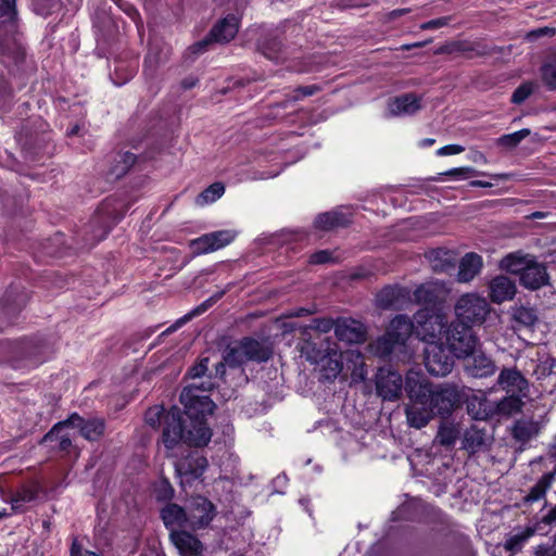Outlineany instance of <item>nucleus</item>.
Wrapping results in <instances>:
<instances>
[{"label": "nucleus", "mask_w": 556, "mask_h": 556, "mask_svg": "<svg viewBox=\"0 0 556 556\" xmlns=\"http://www.w3.org/2000/svg\"><path fill=\"white\" fill-rule=\"evenodd\" d=\"M326 343L327 348L323 349L318 348L317 343L315 342L306 341L301 349L302 356H304L312 364H319L320 362L325 361L327 353H331L333 350L330 346L331 342L329 339L326 340Z\"/></svg>", "instance_id": "33"}, {"label": "nucleus", "mask_w": 556, "mask_h": 556, "mask_svg": "<svg viewBox=\"0 0 556 556\" xmlns=\"http://www.w3.org/2000/svg\"><path fill=\"white\" fill-rule=\"evenodd\" d=\"M70 556H103V555L91 552V551H86L84 553L83 546L78 543L77 540H74L71 545V548H70Z\"/></svg>", "instance_id": "60"}, {"label": "nucleus", "mask_w": 556, "mask_h": 556, "mask_svg": "<svg viewBox=\"0 0 556 556\" xmlns=\"http://www.w3.org/2000/svg\"><path fill=\"white\" fill-rule=\"evenodd\" d=\"M27 294L18 292L16 289H10L5 292L0 302V313L4 315H15L27 303Z\"/></svg>", "instance_id": "25"}, {"label": "nucleus", "mask_w": 556, "mask_h": 556, "mask_svg": "<svg viewBox=\"0 0 556 556\" xmlns=\"http://www.w3.org/2000/svg\"><path fill=\"white\" fill-rule=\"evenodd\" d=\"M348 370H351V382H365L367 369L364 356L359 352L349 351L344 354Z\"/></svg>", "instance_id": "27"}, {"label": "nucleus", "mask_w": 556, "mask_h": 556, "mask_svg": "<svg viewBox=\"0 0 556 556\" xmlns=\"http://www.w3.org/2000/svg\"><path fill=\"white\" fill-rule=\"evenodd\" d=\"M523 402L519 396L510 395L505 397L496 405V414L504 417H510L518 414L523 406Z\"/></svg>", "instance_id": "39"}, {"label": "nucleus", "mask_w": 556, "mask_h": 556, "mask_svg": "<svg viewBox=\"0 0 556 556\" xmlns=\"http://www.w3.org/2000/svg\"><path fill=\"white\" fill-rule=\"evenodd\" d=\"M445 348L455 357H466L473 353L477 338L472 329L465 323L455 321L446 327L443 334Z\"/></svg>", "instance_id": "6"}, {"label": "nucleus", "mask_w": 556, "mask_h": 556, "mask_svg": "<svg viewBox=\"0 0 556 556\" xmlns=\"http://www.w3.org/2000/svg\"><path fill=\"white\" fill-rule=\"evenodd\" d=\"M451 21H452L451 16H442V17L434 18V20H431V21H428V22L421 24L420 28L424 30L437 29V28L447 26Z\"/></svg>", "instance_id": "57"}, {"label": "nucleus", "mask_w": 556, "mask_h": 556, "mask_svg": "<svg viewBox=\"0 0 556 556\" xmlns=\"http://www.w3.org/2000/svg\"><path fill=\"white\" fill-rule=\"evenodd\" d=\"M236 238V232L232 230H218L205 233L190 242V247L194 254L202 255L217 251L229 243Z\"/></svg>", "instance_id": "10"}, {"label": "nucleus", "mask_w": 556, "mask_h": 556, "mask_svg": "<svg viewBox=\"0 0 556 556\" xmlns=\"http://www.w3.org/2000/svg\"><path fill=\"white\" fill-rule=\"evenodd\" d=\"M65 428H70L66 419L56 422L41 440L42 444H46L52 452L59 453L61 457L70 455L73 450L72 438L64 432Z\"/></svg>", "instance_id": "13"}, {"label": "nucleus", "mask_w": 556, "mask_h": 556, "mask_svg": "<svg viewBox=\"0 0 556 556\" xmlns=\"http://www.w3.org/2000/svg\"><path fill=\"white\" fill-rule=\"evenodd\" d=\"M534 533V530L531 529V528H528L526 529L523 532H521L520 534H516L514 535L509 542H508V545L510 548H515L519 545H521L522 543H525L530 536H532Z\"/></svg>", "instance_id": "58"}, {"label": "nucleus", "mask_w": 556, "mask_h": 556, "mask_svg": "<svg viewBox=\"0 0 556 556\" xmlns=\"http://www.w3.org/2000/svg\"><path fill=\"white\" fill-rule=\"evenodd\" d=\"M538 432L536 425L533 421L518 420L513 429L514 437L518 441H528Z\"/></svg>", "instance_id": "43"}, {"label": "nucleus", "mask_w": 556, "mask_h": 556, "mask_svg": "<svg viewBox=\"0 0 556 556\" xmlns=\"http://www.w3.org/2000/svg\"><path fill=\"white\" fill-rule=\"evenodd\" d=\"M392 521H410L418 523H442L444 521L443 511L420 500L407 501L401 504L391 517Z\"/></svg>", "instance_id": "5"}, {"label": "nucleus", "mask_w": 556, "mask_h": 556, "mask_svg": "<svg viewBox=\"0 0 556 556\" xmlns=\"http://www.w3.org/2000/svg\"><path fill=\"white\" fill-rule=\"evenodd\" d=\"M212 43H216L214 38H211V31L201 40L189 47V51L195 55L201 54L208 50Z\"/></svg>", "instance_id": "53"}, {"label": "nucleus", "mask_w": 556, "mask_h": 556, "mask_svg": "<svg viewBox=\"0 0 556 556\" xmlns=\"http://www.w3.org/2000/svg\"><path fill=\"white\" fill-rule=\"evenodd\" d=\"M309 327L321 333H327L332 328L334 329L336 320H333L332 318H315L312 320V325Z\"/></svg>", "instance_id": "52"}, {"label": "nucleus", "mask_w": 556, "mask_h": 556, "mask_svg": "<svg viewBox=\"0 0 556 556\" xmlns=\"http://www.w3.org/2000/svg\"><path fill=\"white\" fill-rule=\"evenodd\" d=\"M215 515L216 507L208 498L204 496L197 497L189 513L190 529L195 531L206 528Z\"/></svg>", "instance_id": "16"}, {"label": "nucleus", "mask_w": 556, "mask_h": 556, "mask_svg": "<svg viewBox=\"0 0 556 556\" xmlns=\"http://www.w3.org/2000/svg\"><path fill=\"white\" fill-rule=\"evenodd\" d=\"M421 98L415 93H405L389 102V112L393 116L413 115L421 109Z\"/></svg>", "instance_id": "22"}, {"label": "nucleus", "mask_w": 556, "mask_h": 556, "mask_svg": "<svg viewBox=\"0 0 556 556\" xmlns=\"http://www.w3.org/2000/svg\"><path fill=\"white\" fill-rule=\"evenodd\" d=\"M258 50L269 60L279 61L282 55V43L273 35L264 37L258 42Z\"/></svg>", "instance_id": "35"}, {"label": "nucleus", "mask_w": 556, "mask_h": 556, "mask_svg": "<svg viewBox=\"0 0 556 556\" xmlns=\"http://www.w3.org/2000/svg\"><path fill=\"white\" fill-rule=\"evenodd\" d=\"M35 11L40 15H48L59 5V0H33Z\"/></svg>", "instance_id": "50"}, {"label": "nucleus", "mask_w": 556, "mask_h": 556, "mask_svg": "<svg viewBox=\"0 0 556 556\" xmlns=\"http://www.w3.org/2000/svg\"><path fill=\"white\" fill-rule=\"evenodd\" d=\"M414 302L417 304L430 305L437 301V292L430 286L421 285L413 293Z\"/></svg>", "instance_id": "45"}, {"label": "nucleus", "mask_w": 556, "mask_h": 556, "mask_svg": "<svg viewBox=\"0 0 556 556\" xmlns=\"http://www.w3.org/2000/svg\"><path fill=\"white\" fill-rule=\"evenodd\" d=\"M541 76L549 90H556V60L545 62L541 66Z\"/></svg>", "instance_id": "46"}, {"label": "nucleus", "mask_w": 556, "mask_h": 556, "mask_svg": "<svg viewBox=\"0 0 556 556\" xmlns=\"http://www.w3.org/2000/svg\"><path fill=\"white\" fill-rule=\"evenodd\" d=\"M530 135V129L523 128L513 134L504 135L496 140V144L506 150L516 148L525 138Z\"/></svg>", "instance_id": "42"}, {"label": "nucleus", "mask_w": 556, "mask_h": 556, "mask_svg": "<svg viewBox=\"0 0 556 556\" xmlns=\"http://www.w3.org/2000/svg\"><path fill=\"white\" fill-rule=\"evenodd\" d=\"M298 392L303 396L312 393L318 406H321L336 394V390L331 388V384H301Z\"/></svg>", "instance_id": "28"}, {"label": "nucleus", "mask_w": 556, "mask_h": 556, "mask_svg": "<svg viewBox=\"0 0 556 556\" xmlns=\"http://www.w3.org/2000/svg\"><path fill=\"white\" fill-rule=\"evenodd\" d=\"M22 353V361L28 363V366L35 367L42 363L46 358L42 357L43 346L35 345L31 342L23 343L20 348Z\"/></svg>", "instance_id": "38"}, {"label": "nucleus", "mask_w": 556, "mask_h": 556, "mask_svg": "<svg viewBox=\"0 0 556 556\" xmlns=\"http://www.w3.org/2000/svg\"><path fill=\"white\" fill-rule=\"evenodd\" d=\"M555 479V472L543 475L540 480L531 488L529 494L525 497L526 502H535L542 498L552 485Z\"/></svg>", "instance_id": "37"}, {"label": "nucleus", "mask_w": 556, "mask_h": 556, "mask_svg": "<svg viewBox=\"0 0 556 556\" xmlns=\"http://www.w3.org/2000/svg\"><path fill=\"white\" fill-rule=\"evenodd\" d=\"M224 291L217 292L216 294L201 303L199 306H197L194 309H192L190 313H188V315H191L192 318L204 313L208 307L216 303L224 295Z\"/></svg>", "instance_id": "54"}, {"label": "nucleus", "mask_w": 556, "mask_h": 556, "mask_svg": "<svg viewBox=\"0 0 556 556\" xmlns=\"http://www.w3.org/2000/svg\"><path fill=\"white\" fill-rule=\"evenodd\" d=\"M193 387L201 391H212L219 384H188L180 393L184 410L174 405L168 410L164 406H153L146 412L144 419L149 426L157 428L163 424L161 441L168 451L180 443L204 447L212 439L213 431L207 417L213 414L216 405L208 396L194 394Z\"/></svg>", "instance_id": "1"}, {"label": "nucleus", "mask_w": 556, "mask_h": 556, "mask_svg": "<svg viewBox=\"0 0 556 556\" xmlns=\"http://www.w3.org/2000/svg\"><path fill=\"white\" fill-rule=\"evenodd\" d=\"M225 192V186L222 182H214L204 189L197 198V204L204 205L219 199Z\"/></svg>", "instance_id": "41"}, {"label": "nucleus", "mask_w": 556, "mask_h": 556, "mask_svg": "<svg viewBox=\"0 0 556 556\" xmlns=\"http://www.w3.org/2000/svg\"><path fill=\"white\" fill-rule=\"evenodd\" d=\"M410 302V291L397 285L386 286L376 295V305L381 309H404Z\"/></svg>", "instance_id": "11"}, {"label": "nucleus", "mask_w": 556, "mask_h": 556, "mask_svg": "<svg viewBox=\"0 0 556 556\" xmlns=\"http://www.w3.org/2000/svg\"><path fill=\"white\" fill-rule=\"evenodd\" d=\"M208 468V460L199 451H191L175 463V470L181 482L191 485L203 478Z\"/></svg>", "instance_id": "7"}, {"label": "nucleus", "mask_w": 556, "mask_h": 556, "mask_svg": "<svg viewBox=\"0 0 556 556\" xmlns=\"http://www.w3.org/2000/svg\"><path fill=\"white\" fill-rule=\"evenodd\" d=\"M522 287L529 290H539L549 283V276L544 264L532 256L519 276Z\"/></svg>", "instance_id": "15"}, {"label": "nucleus", "mask_w": 556, "mask_h": 556, "mask_svg": "<svg viewBox=\"0 0 556 556\" xmlns=\"http://www.w3.org/2000/svg\"><path fill=\"white\" fill-rule=\"evenodd\" d=\"M334 334L339 341L348 344H359L366 341V326L353 318H338Z\"/></svg>", "instance_id": "14"}, {"label": "nucleus", "mask_w": 556, "mask_h": 556, "mask_svg": "<svg viewBox=\"0 0 556 556\" xmlns=\"http://www.w3.org/2000/svg\"><path fill=\"white\" fill-rule=\"evenodd\" d=\"M454 355L446 352L443 342L432 343L425 348V366L433 377H444L451 372Z\"/></svg>", "instance_id": "8"}, {"label": "nucleus", "mask_w": 556, "mask_h": 556, "mask_svg": "<svg viewBox=\"0 0 556 556\" xmlns=\"http://www.w3.org/2000/svg\"><path fill=\"white\" fill-rule=\"evenodd\" d=\"M331 254L327 250L318 251L311 255L309 262L312 264H325L330 261Z\"/></svg>", "instance_id": "62"}, {"label": "nucleus", "mask_w": 556, "mask_h": 556, "mask_svg": "<svg viewBox=\"0 0 556 556\" xmlns=\"http://www.w3.org/2000/svg\"><path fill=\"white\" fill-rule=\"evenodd\" d=\"M376 394L382 401L395 402L403 391L408 395L405 405L407 422L412 428L421 429L431 419H447L462 406L463 395L457 384H375Z\"/></svg>", "instance_id": "2"}, {"label": "nucleus", "mask_w": 556, "mask_h": 556, "mask_svg": "<svg viewBox=\"0 0 556 556\" xmlns=\"http://www.w3.org/2000/svg\"><path fill=\"white\" fill-rule=\"evenodd\" d=\"M241 342L248 361L266 362L274 353L273 344L268 340H255L247 337Z\"/></svg>", "instance_id": "20"}, {"label": "nucleus", "mask_w": 556, "mask_h": 556, "mask_svg": "<svg viewBox=\"0 0 556 556\" xmlns=\"http://www.w3.org/2000/svg\"><path fill=\"white\" fill-rule=\"evenodd\" d=\"M12 98L11 89L5 79H0V110L5 109Z\"/></svg>", "instance_id": "56"}, {"label": "nucleus", "mask_w": 556, "mask_h": 556, "mask_svg": "<svg viewBox=\"0 0 556 556\" xmlns=\"http://www.w3.org/2000/svg\"><path fill=\"white\" fill-rule=\"evenodd\" d=\"M396 348L402 346L388 332L370 344L371 352L379 357L389 356Z\"/></svg>", "instance_id": "36"}, {"label": "nucleus", "mask_w": 556, "mask_h": 556, "mask_svg": "<svg viewBox=\"0 0 556 556\" xmlns=\"http://www.w3.org/2000/svg\"><path fill=\"white\" fill-rule=\"evenodd\" d=\"M321 88L318 85H309V86H301L295 89L296 93H301L303 97H309L318 91H320Z\"/></svg>", "instance_id": "63"}, {"label": "nucleus", "mask_w": 556, "mask_h": 556, "mask_svg": "<svg viewBox=\"0 0 556 556\" xmlns=\"http://www.w3.org/2000/svg\"><path fill=\"white\" fill-rule=\"evenodd\" d=\"M465 150L463 146L459 144H448L440 148L437 150V154L439 156H447V155H455L458 153H462Z\"/></svg>", "instance_id": "61"}, {"label": "nucleus", "mask_w": 556, "mask_h": 556, "mask_svg": "<svg viewBox=\"0 0 556 556\" xmlns=\"http://www.w3.org/2000/svg\"><path fill=\"white\" fill-rule=\"evenodd\" d=\"M375 382H402V376L391 365L379 367Z\"/></svg>", "instance_id": "47"}, {"label": "nucleus", "mask_w": 556, "mask_h": 556, "mask_svg": "<svg viewBox=\"0 0 556 556\" xmlns=\"http://www.w3.org/2000/svg\"><path fill=\"white\" fill-rule=\"evenodd\" d=\"M482 258L478 254L467 253L459 263L457 279L460 282H468L480 271Z\"/></svg>", "instance_id": "26"}, {"label": "nucleus", "mask_w": 556, "mask_h": 556, "mask_svg": "<svg viewBox=\"0 0 556 556\" xmlns=\"http://www.w3.org/2000/svg\"><path fill=\"white\" fill-rule=\"evenodd\" d=\"M536 84L533 81H526L521 84L513 93L511 102L520 104L525 102L535 90Z\"/></svg>", "instance_id": "48"}, {"label": "nucleus", "mask_w": 556, "mask_h": 556, "mask_svg": "<svg viewBox=\"0 0 556 556\" xmlns=\"http://www.w3.org/2000/svg\"><path fill=\"white\" fill-rule=\"evenodd\" d=\"M66 422L70 428L78 429L79 434L87 441H98L105 432V421L102 418L85 419L78 413H72Z\"/></svg>", "instance_id": "12"}, {"label": "nucleus", "mask_w": 556, "mask_h": 556, "mask_svg": "<svg viewBox=\"0 0 556 556\" xmlns=\"http://www.w3.org/2000/svg\"><path fill=\"white\" fill-rule=\"evenodd\" d=\"M497 382H527V380L515 369L505 368L501 371Z\"/></svg>", "instance_id": "51"}, {"label": "nucleus", "mask_w": 556, "mask_h": 556, "mask_svg": "<svg viewBox=\"0 0 556 556\" xmlns=\"http://www.w3.org/2000/svg\"><path fill=\"white\" fill-rule=\"evenodd\" d=\"M238 30L239 18L229 14L212 27L211 38H214L216 43H227L236 37Z\"/></svg>", "instance_id": "21"}, {"label": "nucleus", "mask_w": 556, "mask_h": 556, "mask_svg": "<svg viewBox=\"0 0 556 556\" xmlns=\"http://www.w3.org/2000/svg\"><path fill=\"white\" fill-rule=\"evenodd\" d=\"M343 359L344 355L338 354L334 349L331 353H327L325 361L321 362L325 363L323 365V376L326 380H333L338 377L343 370Z\"/></svg>", "instance_id": "31"}, {"label": "nucleus", "mask_w": 556, "mask_h": 556, "mask_svg": "<svg viewBox=\"0 0 556 556\" xmlns=\"http://www.w3.org/2000/svg\"><path fill=\"white\" fill-rule=\"evenodd\" d=\"M415 331V320L412 321L410 318L406 315H397L395 316L387 330L389 336L397 342L401 346H403L406 340L410 337V334Z\"/></svg>", "instance_id": "23"}, {"label": "nucleus", "mask_w": 556, "mask_h": 556, "mask_svg": "<svg viewBox=\"0 0 556 556\" xmlns=\"http://www.w3.org/2000/svg\"><path fill=\"white\" fill-rule=\"evenodd\" d=\"M136 155L134 153H130V152H125L124 155H123V163H124V166L122 168V172L125 173L127 172L136 162Z\"/></svg>", "instance_id": "64"}, {"label": "nucleus", "mask_w": 556, "mask_h": 556, "mask_svg": "<svg viewBox=\"0 0 556 556\" xmlns=\"http://www.w3.org/2000/svg\"><path fill=\"white\" fill-rule=\"evenodd\" d=\"M160 517L169 533H172V531L184 530L185 527L190 528L189 514L182 506L176 503L170 502L165 504L160 510Z\"/></svg>", "instance_id": "18"}, {"label": "nucleus", "mask_w": 556, "mask_h": 556, "mask_svg": "<svg viewBox=\"0 0 556 556\" xmlns=\"http://www.w3.org/2000/svg\"><path fill=\"white\" fill-rule=\"evenodd\" d=\"M169 538L180 556H204V545L194 534L178 530L172 531Z\"/></svg>", "instance_id": "17"}, {"label": "nucleus", "mask_w": 556, "mask_h": 556, "mask_svg": "<svg viewBox=\"0 0 556 556\" xmlns=\"http://www.w3.org/2000/svg\"><path fill=\"white\" fill-rule=\"evenodd\" d=\"M466 370L468 371L469 377L471 378H484L486 376V369L484 365V359L480 361V365H475L471 367L470 365H466Z\"/></svg>", "instance_id": "59"}, {"label": "nucleus", "mask_w": 556, "mask_h": 556, "mask_svg": "<svg viewBox=\"0 0 556 556\" xmlns=\"http://www.w3.org/2000/svg\"><path fill=\"white\" fill-rule=\"evenodd\" d=\"M349 215L340 211H330L317 215L314 225L317 229L329 231L338 227H345L350 224Z\"/></svg>", "instance_id": "24"}, {"label": "nucleus", "mask_w": 556, "mask_h": 556, "mask_svg": "<svg viewBox=\"0 0 556 556\" xmlns=\"http://www.w3.org/2000/svg\"><path fill=\"white\" fill-rule=\"evenodd\" d=\"M516 293V282L507 276L500 275L489 281V300L493 303L511 301Z\"/></svg>", "instance_id": "19"}, {"label": "nucleus", "mask_w": 556, "mask_h": 556, "mask_svg": "<svg viewBox=\"0 0 556 556\" xmlns=\"http://www.w3.org/2000/svg\"><path fill=\"white\" fill-rule=\"evenodd\" d=\"M458 430L453 425H441L437 434L438 442L444 447H451L458 439Z\"/></svg>", "instance_id": "44"}, {"label": "nucleus", "mask_w": 556, "mask_h": 556, "mask_svg": "<svg viewBox=\"0 0 556 556\" xmlns=\"http://www.w3.org/2000/svg\"><path fill=\"white\" fill-rule=\"evenodd\" d=\"M415 333L427 345L443 342L446 316L433 308L425 307L415 315Z\"/></svg>", "instance_id": "4"}, {"label": "nucleus", "mask_w": 556, "mask_h": 556, "mask_svg": "<svg viewBox=\"0 0 556 556\" xmlns=\"http://www.w3.org/2000/svg\"><path fill=\"white\" fill-rule=\"evenodd\" d=\"M531 257L532 256L523 255L520 252L509 253L500 261L498 267L502 270L520 276Z\"/></svg>", "instance_id": "29"}, {"label": "nucleus", "mask_w": 556, "mask_h": 556, "mask_svg": "<svg viewBox=\"0 0 556 556\" xmlns=\"http://www.w3.org/2000/svg\"><path fill=\"white\" fill-rule=\"evenodd\" d=\"M224 361L230 368H236L244 363L247 359L245 351L243 349V344L240 341L238 344L232 346H227L224 352Z\"/></svg>", "instance_id": "40"}, {"label": "nucleus", "mask_w": 556, "mask_h": 556, "mask_svg": "<svg viewBox=\"0 0 556 556\" xmlns=\"http://www.w3.org/2000/svg\"><path fill=\"white\" fill-rule=\"evenodd\" d=\"M0 58L10 65L18 64L25 58V48L16 34L15 0H0Z\"/></svg>", "instance_id": "3"}, {"label": "nucleus", "mask_w": 556, "mask_h": 556, "mask_svg": "<svg viewBox=\"0 0 556 556\" xmlns=\"http://www.w3.org/2000/svg\"><path fill=\"white\" fill-rule=\"evenodd\" d=\"M511 317L515 323L528 328L533 327L539 320L536 309L525 305L511 307Z\"/></svg>", "instance_id": "34"}, {"label": "nucleus", "mask_w": 556, "mask_h": 556, "mask_svg": "<svg viewBox=\"0 0 556 556\" xmlns=\"http://www.w3.org/2000/svg\"><path fill=\"white\" fill-rule=\"evenodd\" d=\"M210 358L201 357L200 361L191 366L186 374V379H198L205 375L208 368Z\"/></svg>", "instance_id": "49"}, {"label": "nucleus", "mask_w": 556, "mask_h": 556, "mask_svg": "<svg viewBox=\"0 0 556 556\" xmlns=\"http://www.w3.org/2000/svg\"><path fill=\"white\" fill-rule=\"evenodd\" d=\"M475 405L468 404V413L472 415V418L476 420H486V397L483 394L481 401L479 402V409L473 412Z\"/></svg>", "instance_id": "55"}, {"label": "nucleus", "mask_w": 556, "mask_h": 556, "mask_svg": "<svg viewBox=\"0 0 556 556\" xmlns=\"http://www.w3.org/2000/svg\"><path fill=\"white\" fill-rule=\"evenodd\" d=\"M39 489L36 484H23L15 490L12 495L13 509H22L23 505L35 501L38 496Z\"/></svg>", "instance_id": "32"}, {"label": "nucleus", "mask_w": 556, "mask_h": 556, "mask_svg": "<svg viewBox=\"0 0 556 556\" xmlns=\"http://www.w3.org/2000/svg\"><path fill=\"white\" fill-rule=\"evenodd\" d=\"M455 314L460 323L481 324L486 317V301L475 293L464 294L455 305Z\"/></svg>", "instance_id": "9"}, {"label": "nucleus", "mask_w": 556, "mask_h": 556, "mask_svg": "<svg viewBox=\"0 0 556 556\" xmlns=\"http://www.w3.org/2000/svg\"><path fill=\"white\" fill-rule=\"evenodd\" d=\"M152 494L157 503H170L175 496V489L169 479L163 473L151 484Z\"/></svg>", "instance_id": "30"}]
</instances>
